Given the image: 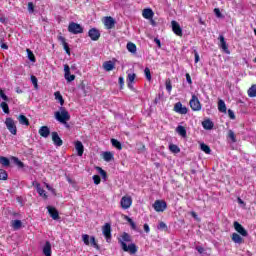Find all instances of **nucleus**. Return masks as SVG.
<instances>
[{
  "instance_id": "1",
  "label": "nucleus",
  "mask_w": 256,
  "mask_h": 256,
  "mask_svg": "<svg viewBox=\"0 0 256 256\" xmlns=\"http://www.w3.org/2000/svg\"><path fill=\"white\" fill-rule=\"evenodd\" d=\"M133 241V238L129 235L127 232H123L120 238H118V243L121 246V249L125 253H130V255H135L138 251L137 244L131 243ZM127 243H130L127 245Z\"/></svg>"
},
{
  "instance_id": "11",
  "label": "nucleus",
  "mask_w": 256,
  "mask_h": 256,
  "mask_svg": "<svg viewBox=\"0 0 256 256\" xmlns=\"http://www.w3.org/2000/svg\"><path fill=\"white\" fill-rule=\"evenodd\" d=\"M171 25L173 33L178 37H183V29L181 28V25H179L175 20L171 22Z\"/></svg>"
},
{
  "instance_id": "57",
  "label": "nucleus",
  "mask_w": 256,
  "mask_h": 256,
  "mask_svg": "<svg viewBox=\"0 0 256 256\" xmlns=\"http://www.w3.org/2000/svg\"><path fill=\"white\" fill-rule=\"evenodd\" d=\"M186 81L189 85H193V80L191 79V75L186 73Z\"/></svg>"
},
{
  "instance_id": "28",
  "label": "nucleus",
  "mask_w": 256,
  "mask_h": 256,
  "mask_svg": "<svg viewBox=\"0 0 256 256\" xmlns=\"http://www.w3.org/2000/svg\"><path fill=\"white\" fill-rule=\"evenodd\" d=\"M43 253L45 256H51V242L46 241L44 247H43Z\"/></svg>"
},
{
  "instance_id": "15",
  "label": "nucleus",
  "mask_w": 256,
  "mask_h": 256,
  "mask_svg": "<svg viewBox=\"0 0 256 256\" xmlns=\"http://www.w3.org/2000/svg\"><path fill=\"white\" fill-rule=\"evenodd\" d=\"M47 210L48 213L50 215V217L54 220V221H58V219H60L59 217V211L57 210V208L53 207V206H47Z\"/></svg>"
},
{
  "instance_id": "7",
  "label": "nucleus",
  "mask_w": 256,
  "mask_h": 256,
  "mask_svg": "<svg viewBox=\"0 0 256 256\" xmlns=\"http://www.w3.org/2000/svg\"><path fill=\"white\" fill-rule=\"evenodd\" d=\"M192 111H201V102L196 95H192V98L189 102Z\"/></svg>"
},
{
  "instance_id": "36",
  "label": "nucleus",
  "mask_w": 256,
  "mask_h": 256,
  "mask_svg": "<svg viewBox=\"0 0 256 256\" xmlns=\"http://www.w3.org/2000/svg\"><path fill=\"white\" fill-rule=\"evenodd\" d=\"M200 149L201 151H203L204 153H206V155H211V147H209V145L202 143L200 145Z\"/></svg>"
},
{
  "instance_id": "47",
  "label": "nucleus",
  "mask_w": 256,
  "mask_h": 256,
  "mask_svg": "<svg viewBox=\"0 0 256 256\" xmlns=\"http://www.w3.org/2000/svg\"><path fill=\"white\" fill-rule=\"evenodd\" d=\"M165 85H166V90L168 91V93H171V91L173 89V85L171 84V80L170 79L166 80Z\"/></svg>"
},
{
  "instance_id": "20",
  "label": "nucleus",
  "mask_w": 256,
  "mask_h": 256,
  "mask_svg": "<svg viewBox=\"0 0 256 256\" xmlns=\"http://www.w3.org/2000/svg\"><path fill=\"white\" fill-rule=\"evenodd\" d=\"M135 77H137V74L135 73H128L127 75V85H128V89L133 90V83L135 82Z\"/></svg>"
},
{
  "instance_id": "27",
  "label": "nucleus",
  "mask_w": 256,
  "mask_h": 256,
  "mask_svg": "<svg viewBox=\"0 0 256 256\" xmlns=\"http://www.w3.org/2000/svg\"><path fill=\"white\" fill-rule=\"evenodd\" d=\"M18 121L20 123V125H25L26 127H29L30 123H29V119L27 118V116L20 114L18 116Z\"/></svg>"
},
{
  "instance_id": "4",
  "label": "nucleus",
  "mask_w": 256,
  "mask_h": 256,
  "mask_svg": "<svg viewBox=\"0 0 256 256\" xmlns=\"http://www.w3.org/2000/svg\"><path fill=\"white\" fill-rule=\"evenodd\" d=\"M5 125L11 135H17V125H15V120H13V118H6Z\"/></svg>"
},
{
  "instance_id": "48",
  "label": "nucleus",
  "mask_w": 256,
  "mask_h": 256,
  "mask_svg": "<svg viewBox=\"0 0 256 256\" xmlns=\"http://www.w3.org/2000/svg\"><path fill=\"white\" fill-rule=\"evenodd\" d=\"M90 243L93 245L95 249L99 250V244H97V240H95V236L90 237Z\"/></svg>"
},
{
  "instance_id": "60",
  "label": "nucleus",
  "mask_w": 256,
  "mask_h": 256,
  "mask_svg": "<svg viewBox=\"0 0 256 256\" xmlns=\"http://www.w3.org/2000/svg\"><path fill=\"white\" fill-rule=\"evenodd\" d=\"M0 47L5 50L9 49V46L3 40L0 41Z\"/></svg>"
},
{
  "instance_id": "2",
  "label": "nucleus",
  "mask_w": 256,
  "mask_h": 256,
  "mask_svg": "<svg viewBox=\"0 0 256 256\" xmlns=\"http://www.w3.org/2000/svg\"><path fill=\"white\" fill-rule=\"evenodd\" d=\"M54 117L57 121H59V123H62V125L67 124V121L71 120L69 111H67V108L63 106L60 107V111H56L54 113Z\"/></svg>"
},
{
  "instance_id": "26",
  "label": "nucleus",
  "mask_w": 256,
  "mask_h": 256,
  "mask_svg": "<svg viewBox=\"0 0 256 256\" xmlns=\"http://www.w3.org/2000/svg\"><path fill=\"white\" fill-rule=\"evenodd\" d=\"M11 227L14 229V231H19V229L23 227V222H21V220H12Z\"/></svg>"
},
{
  "instance_id": "6",
  "label": "nucleus",
  "mask_w": 256,
  "mask_h": 256,
  "mask_svg": "<svg viewBox=\"0 0 256 256\" xmlns=\"http://www.w3.org/2000/svg\"><path fill=\"white\" fill-rule=\"evenodd\" d=\"M102 233L107 241V243H111L112 235H111V224L105 223L102 226Z\"/></svg>"
},
{
  "instance_id": "44",
  "label": "nucleus",
  "mask_w": 256,
  "mask_h": 256,
  "mask_svg": "<svg viewBox=\"0 0 256 256\" xmlns=\"http://www.w3.org/2000/svg\"><path fill=\"white\" fill-rule=\"evenodd\" d=\"M144 75H145L147 81H151L152 76H151V69H149V67H146L144 69Z\"/></svg>"
},
{
  "instance_id": "61",
  "label": "nucleus",
  "mask_w": 256,
  "mask_h": 256,
  "mask_svg": "<svg viewBox=\"0 0 256 256\" xmlns=\"http://www.w3.org/2000/svg\"><path fill=\"white\" fill-rule=\"evenodd\" d=\"M118 83L120 85V88L123 89V85H125V80L123 79V77H119Z\"/></svg>"
},
{
  "instance_id": "56",
  "label": "nucleus",
  "mask_w": 256,
  "mask_h": 256,
  "mask_svg": "<svg viewBox=\"0 0 256 256\" xmlns=\"http://www.w3.org/2000/svg\"><path fill=\"white\" fill-rule=\"evenodd\" d=\"M214 13H215L216 17H218V18L223 17V14H221V10L219 8H215Z\"/></svg>"
},
{
  "instance_id": "51",
  "label": "nucleus",
  "mask_w": 256,
  "mask_h": 256,
  "mask_svg": "<svg viewBox=\"0 0 256 256\" xmlns=\"http://www.w3.org/2000/svg\"><path fill=\"white\" fill-rule=\"evenodd\" d=\"M128 223L130 224L131 228H132L134 231H137V224H135V222L133 221V219L128 218Z\"/></svg>"
},
{
  "instance_id": "21",
  "label": "nucleus",
  "mask_w": 256,
  "mask_h": 256,
  "mask_svg": "<svg viewBox=\"0 0 256 256\" xmlns=\"http://www.w3.org/2000/svg\"><path fill=\"white\" fill-rule=\"evenodd\" d=\"M142 16L144 17V19H153V17L155 16V12H153V9L151 8H145L142 11Z\"/></svg>"
},
{
  "instance_id": "55",
  "label": "nucleus",
  "mask_w": 256,
  "mask_h": 256,
  "mask_svg": "<svg viewBox=\"0 0 256 256\" xmlns=\"http://www.w3.org/2000/svg\"><path fill=\"white\" fill-rule=\"evenodd\" d=\"M0 97L3 99V101H9V97H7L3 90H0Z\"/></svg>"
},
{
  "instance_id": "17",
  "label": "nucleus",
  "mask_w": 256,
  "mask_h": 256,
  "mask_svg": "<svg viewBox=\"0 0 256 256\" xmlns=\"http://www.w3.org/2000/svg\"><path fill=\"white\" fill-rule=\"evenodd\" d=\"M75 149L77 151L78 157H83V153H85V146H83V142L77 140L75 142Z\"/></svg>"
},
{
  "instance_id": "18",
  "label": "nucleus",
  "mask_w": 256,
  "mask_h": 256,
  "mask_svg": "<svg viewBox=\"0 0 256 256\" xmlns=\"http://www.w3.org/2000/svg\"><path fill=\"white\" fill-rule=\"evenodd\" d=\"M58 41L61 42V44L64 48V51H66V54L71 55V48H69V44L67 43V40L65 39V37L59 36Z\"/></svg>"
},
{
  "instance_id": "39",
  "label": "nucleus",
  "mask_w": 256,
  "mask_h": 256,
  "mask_svg": "<svg viewBox=\"0 0 256 256\" xmlns=\"http://www.w3.org/2000/svg\"><path fill=\"white\" fill-rule=\"evenodd\" d=\"M0 107H1L2 111H4V113H6V115H9L10 110H9V104H7V102H1Z\"/></svg>"
},
{
  "instance_id": "46",
  "label": "nucleus",
  "mask_w": 256,
  "mask_h": 256,
  "mask_svg": "<svg viewBox=\"0 0 256 256\" xmlns=\"http://www.w3.org/2000/svg\"><path fill=\"white\" fill-rule=\"evenodd\" d=\"M97 171H99L101 177L104 179V181H107V172L103 170L101 167H97Z\"/></svg>"
},
{
  "instance_id": "42",
  "label": "nucleus",
  "mask_w": 256,
  "mask_h": 256,
  "mask_svg": "<svg viewBox=\"0 0 256 256\" xmlns=\"http://www.w3.org/2000/svg\"><path fill=\"white\" fill-rule=\"evenodd\" d=\"M8 177L7 171L0 169V181H7Z\"/></svg>"
},
{
  "instance_id": "43",
  "label": "nucleus",
  "mask_w": 256,
  "mask_h": 256,
  "mask_svg": "<svg viewBox=\"0 0 256 256\" xmlns=\"http://www.w3.org/2000/svg\"><path fill=\"white\" fill-rule=\"evenodd\" d=\"M28 53V59L32 62L35 63V61H37V59L35 58V54H33V51H31L30 49L26 50Z\"/></svg>"
},
{
  "instance_id": "5",
  "label": "nucleus",
  "mask_w": 256,
  "mask_h": 256,
  "mask_svg": "<svg viewBox=\"0 0 256 256\" xmlns=\"http://www.w3.org/2000/svg\"><path fill=\"white\" fill-rule=\"evenodd\" d=\"M153 209L156 213H163L167 209V202L164 200H156L153 204Z\"/></svg>"
},
{
  "instance_id": "3",
  "label": "nucleus",
  "mask_w": 256,
  "mask_h": 256,
  "mask_svg": "<svg viewBox=\"0 0 256 256\" xmlns=\"http://www.w3.org/2000/svg\"><path fill=\"white\" fill-rule=\"evenodd\" d=\"M68 32L72 33V35H79L83 33V26L75 22H70L68 25Z\"/></svg>"
},
{
  "instance_id": "38",
  "label": "nucleus",
  "mask_w": 256,
  "mask_h": 256,
  "mask_svg": "<svg viewBox=\"0 0 256 256\" xmlns=\"http://www.w3.org/2000/svg\"><path fill=\"white\" fill-rule=\"evenodd\" d=\"M248 97H256V84H253V85L248 89Z\"/></svg>"
},
{
  "instance_id": "33",
  "label": "nucleus",
  "mask_w": 256,
  "mask_h": 256,
  "mask_svg": "<svg viewBox=\"0 0 256 256\" xmlns=\"http://www.w3.org/2000/svg\"><path fill=\"white\" fill-rule=\"evenodd\" d=\"M111 144L115 147V149H118V151H121V149H123V145H121V142H119V140L115 138L111 139Z\"/></svg>"
},
{
  "instance_id": "40",
  "label": "nucleus",
  "mask_w": 256,
  "mask_h": 256,
  "mask_svg": "<svg viewBox=\"0 0 256 256\" xmlns=\"http://www.w3.org/2000/svg\"><path fill=\"white\" fill-rule=\"evenodd\" d=\"M12 159H13L15 165H17V167L19 169H23L25 167V163H23L21 160H19V158L13 157Z\"/></svg>"
},
{
  "instance_id": "52",
  "label": "nucleus",
  "mask_w": 256,
  "mask_h": 256,
  "mask_svg": "<svg viewBox=\"0 0 256 256\" xmlns=\"http://www.w3.org/2000/svg\"><path fill=\"white\" fill-rule=\"evenodd\" d=\"M82 241L84 243V245H89V235L88 234H84L82 235Z\"/></svg>"
},
{
  "instance_id": "59",
  "label": "nucleus",
  "mask_w": 256,
  "mask_h": 256,
  "mask_svg": "<svg viewBox=\"0 0 256 256\" xmlns=\"http://www.w3.org/2000/svg\"><path fill=\"white\" fill-rule=\"evenodd\" d=\"M196 251H198L200 255H203V253H205V248H203L202 246H197Z\"/></svg>"
},
{
  "instance_id": "50",
  "label": "nucleus",
  "mask_w": 256,
  "mask_h": 256,
  "mask_svg": "<svg viewBox=\"0 0 256 256\" xmlns=\"http://www.w3.org/2000/svg\"><path fill=\"white\" fill-rule=\"evenodd\" d=\"M158 229L160 231H167V224H165V222H160L158 225Z\"/></svg>"
},
{
  "instance_id": "9",
  "label": "nucleus",
  "mask_w": 256,
  "mask_h": 256,
  "mask_svg": "<svg viewBox=\"0 0 256 256\" xmlns=\"http://www.w3.org/2000/svg\"><path fill=\"white\" fill-rule=\"evenodd\" d=\"M122 209H129L133 205V198L131 196H123L120 200Z\"/></svg>"
},
{
  "instance_id": "22",
  "label": "nucleus",
  "mask_w": 256,
  "mask_h": 256,
  "mask_svg": "<svg viewBox=\"0 0 256 256\" xmlns=\"http://www.w3.org/2000/svg\"><path fill=\"white\" fill-rule=\"evenodd\" d=\"M38 133L41 137L47 138L49 135H51V130L47 126H42L40 127Z\"/></svg>"
},
{
  "instance_id": "54",
  "label": "nucleus",
  "mask_w": 256,
  "mask_h": 256,
  "mask_svg": "<svg viewBox=\"0 0 256 256\" xmlns=\"http://www.w3.org/2000/svg\"><path fill=\"white\" fill-rule=\"evenodd\" d=\"M28 11H29V13H34L35 5L33 4V2L28 3Z\"/></svg>"
},
{
  "instance_id": "10",
  "label": "nucleus",
  "mask_w": 256,
  "mask_h": 256,
  "mask_svg": "<svg viewBox=\"0 0 256 256\" xmlns=\"http://www.w3.org/2000/svg\"><path fill=\"white\" fill-rule=\"evenodd\" d=\"M64 78L68 83H71V81H75V75L71 74V68L68 64L64 65Z\"/></svg>"
},
{
  "instance_id": "64",
  "label": "nucleus",
  "mask_w": 256,
  "mask_h": 256,
  "mask_svg": "<svg viewBox=\"0 0 256 256\" xmlns=\"http://www.w3.org/2000/svg\"><path fill=\"white\" fill-rule=\"evenodd\" d=\"M154 42L156 43V45H158L159 49H161V40H159L158 38H155Z\"/></svg>"
},
{
  "instance_id": "35",
  "label": "nucleus",
  "mask_w": 256,
  "mask_h": 256,
  "mask_svg": "<svg viewBox=\"0 0 256 256\" xmlns=\"http://www.w3.org/2000/svg\"><path fill=\"white\" fill-rule=\"evenodd\" d=\"M0 164H1L3 167H9V165H11V161L9 160V158L4 157V156H1V157H0Z\"/></svg>"
},
{
  "instance_id": "23",
  "label": "nucleus",
  "mask_w": 256,
  "mask_h": 256,
  "mask_svg": "<svg viewBox=\"0 0 256 256\" xmlns=\"http://www.w3.org/2000/svg\"><path fill=\"white\" fill-rule=\"evenodd\" d=\"M202 127L203 129H205L206 131H211V129H213V127H215V124L213 123V121H211L210 119L204 120L202 122Z\"/></svg>"
},
{
  "instance_id": "12",
  "label": "nucleus",
  "mask_w": 256,
  "mask_h": 256,
  "mask_svg": "<svg viewBox=\"0 0 256 256\" xmlns=\"http://www.w3.org/2000/svg\"><path fill=\"white\" fill-rule=\"evenodd\" d=\"M234 229L235 231H237V233H239V235H241L242 237H247V235H249V233L246 231V229L243 227V225H241L239 222L235 221L234 222Z\"/></svg>"
},
{
  "instance_id": "58",
  "label": "nucleus",
  "mask_w": 256,
  "mask_h": 256,
  "mask_svg": "<svg viewBox=\"0 0 256 256\" xmlns=\"http://www.w3.org/2000/svg\"><path fill=\"white\" fill-rule=\"evenodd\" d=\"M228 116L230 119L234 120L235 119V112L233 110L229 109L228 110Z\"/></svg>"
},
{
  "instance_id": "34",
  "label": "nucleus",
  "mask_w": 256,
  "mask_h": 256,
  "mask_svg": "<svg viewBox=\"0 0 256 256\" xmlns=\"http://www.w3.org/2000/svg\"><path fill=\"white\" fill-rule=\"evenodd\" d=\"M103 159H104V161L109 163V161H113L114 156H113V154L111 152L106 151V152L103 153Z\"/></svg>"
},
{
  "instance_id": "29",
  "label": "nucleus",
  "mask_w": 256,
  "mask_h": 256,
  "mask_svg": "<svg viewBox=\"0 0 256 256\" xmlns=\"http://www.w3.org/2000/svg\"><path fill=\"white\" fill-rule=\"evenodd\" d=\"M218 111L220 113H227V105L225 104V101H223L222 99L218 101Z\"/></svg>"
},
{
  "instance_id": "63",
  "label": "nucleus",
  "mask_w": 256,
  "mask_h": 256,
  "mask_svg": "<svg viewBox=\"0 0 256 256\" xmlns=\"http://www.w3.org/2000/svg\"><path fill=\"white\" fill-rule=\"evenodd\" d=\"M144 231L145 233H149L151 231V228H149V224H144Z\"/></svg>"
},
{
  "instance_id": "45",
  "label": "nucleus",
  "mask_w": 256,
  "mask_h": 256,
  "mask_svg": "<svg viewBox=\"0 0 256 256\" xmlns=\"http://www.w3.org/2000/svg\"><path fill=\"white\" fill-rule=\"evenodd\" d=\"M228 137L231 139L232 143H237V138L235 136V132L233 130H229Z\"/></svg>"
},
{
  "instance_id": "16",
  "label": "nucleus",
  "mask_w": 256,
  "mask_h": 256,
  "mask_svg": "<svg viewBox=\"0 0 256 256\" xmlns=\"http://www.w3.org/2000/svg\"><path fill=\"white\" fill-rule=\"evenodd\" d=\"M103 23L106 29H115V19H113V17L111 16L104 17Z\"/></svg>"
},
{
  "instance_id": "24",
  "label": "nucleus",
  "mask_w": 256,
  "mask_h": 256,
  "mask_svg": "<svg viewBox=\"0 0 256 256\" xmlns=\"http://www.w3.org/2000/svg\"><path fill=\"white\" fill-rule=\"evenodd\" d=\"M231 239L234 243H237L238 245L244 243L243 237H241V235H239L238 233H233Z\"/></svg>"
},
{
  "instance_id": "25",
  "label": "nucleus",
  "mask_w": 256,
  "mask_h": 256,
  "mask_svg": "<svg viewBox=\"0 0 256 256\" xmlns=\"http://www.w3.org/2000/svg\"><path fill=\"white\" fill-rule=\"evenodd\" d=\"M103 68L105 71H113L115 69V63L111 60L103 63Z\"/></svg>"
},
{
  "instance_id": "62",
  "label": "nucleus",
  "mask_w": 256,
  "mask_h": 256,
  "mask_svg": "<svg viewBox=\"0 0 256 256\" xmlns=\"http://www.w3.org/2000/svg\"><path fill=\"white\" fill-rule=\"evenodd\" d=\"M194 57H195V63H197L199 61V52H197V50H194Z\"/></svg>"
},
{
  "instance_id": "30",
  "label": "nucleus",
  "mask_w": 256,
  "mask_h": 256,
  "mask_svg": "<svg viewBox=\"0 0 256 256\" xmlns=\"http://www.w3.org/2000/svg\"><path fill=\"white\" fill-rule=\"evenodd\" d=\"M36 189H37V193L38 195H40V197H43V199H47V193H45V190L43 188H41V184L36 183Z\"/></svg>"
},
{
  "instance_id": "13",
  "label": "nucleus",
  "mask_w": 256,
  "mask_h": 256,
  "mask_svg": "<svg viewBox=\"0 0 256 256\" xmlns=\"http://www.w3.org/2000/svg\"><path fill=\"white\" fill-rule=\"evenodd\" d=\"M88 36L92 41H99V38L101 37V32L97 28H91L88 31Z\"/></svg>"
},
{
  "instance_id": "8",
  "label": "nucleus",
  "mask_w": 256,
  "mask_h": 256,
  "mask_svg": "<svg viewBox=\"0 0 256 256\" xmlns=\"http://www.w3.org/2000/svg\"><path fill=\"white\" fill-rule=\"evenodd\" d=\"M173 111H175V113H178L179 115H187V113H189V109L186 108V106H183V103L181 102H177L174 105Z\"/></svg>"
},
{
  "instance_id": "19",
  "label": "nucleus",
  "mask_w": 256,
  "mask_h": 256,
  "mask_svg": "<svg viewBox=\"0 0 256 256\" xmlns=\"http://www.w3.org/2000/svg\"><path fill=\"white\" fill-rule=\"evenodd\" d=\"M52 141L56 147H61V145H63V140L59 137V133L57 132H52Z\"/></svg>"
},
{
  "instance_id": "31",
  "label": "nucleus",
  "mask_w": 256,
  "mask_h": 256,
  "mask_svg": "<svg viewBox=\"0 0 256 256\" xmlns=\"http://www.w3.org/2000/svg\"><path fill=\"white\" fill-rule=\"evenodd\" d=\"M55 99L59 101L61 107L65 105V99H63V95H61V92L57 91L54 93Z\"/></svg>"
},
{
  "instance_id": "32",
  "label": "nucleus",
  "mask_w": 256,
  "mask_h": 256,
  "mask_svg": "<svg viewBox=\"0 0 256 256\" xmlns=\"http://www.w3.org/2000/svg\"><path fill=\"white\" fill-rule=\"evenodd\" d=\"M126 47L129 53H137V45L135 43L128 42Z\"/></svg>"
},
{
  "instance_id": "53",
  "label": "nucleus",
  "mask_w": 256,
  "mask_h": 256,
  "mask_svg": "<svg viewBox=\"0 0 256 256\" xmlns=\"http://www.w3.org/2000/svg\"><path fill=\"white\" fill-rule=\"evenodd\" d=\"M93 181L95 185H99L101 183V176L99 175H94L93 176Z\"/></svg>"
},
{
  "instance_id": "37",
  "label": "nucleus",
  "mask_w": 256,
  "mask_h": 256,
  "mask_svg": "<svg viewBox=\"0 0 256 256\" xmlns=\"http://www.w3.org/2000/svg\"><path fill=\"white\" fill-rule=\"evenodd\" d=\"M176 131H177L178 134L181 135V137H187V130L185 129V127H183V126H178V127L176 128Z\"/></svg>"
},
{
  "instance_id": "49",
  "label": "nucleus",
  "mask_w": 256,
  "mask_h": 256,
  "mask_svg": "<svg viewBox=\"0 0 256 256\" xmlns=\"http://www.w3.org/2000/svg\"><path fill=\"white\" fill-rule=\"evenodd\" d=\"M30 79H31L32 85H34L35 89H37V87H39V85L37 84L38 82L37 77L32 75Z\"/></svg>"
},
{
  "instance_id": "14",
  "label": "nucleus",
  "mask_w": 256,
  "mask_h": 256,
  "mask_svg": "<svg viewBox=\"0 0 256 256\" xmlns=\"http://www.w3.org/2000/svg\"><path fill=\"white\" fill-rule=\"evenodd\" d=\"M220 43H219V47L220 49H222L224 52L227 53V55H229L231 53V51H229V46L227 45V42L225 41V36L220 35L218 37Z\"/></svg>"
},
{
  "instance_id": "41",
  "label": "nucleus",
  "mask_w": 256,
  "mask_h": 256,
  "mask_svg": "<svg viewBox=\"0 0 256 256\" xmlns=\"http://www.w3.org/2000/svg\"><path fill=\"white\" fill-rule=\"evenodd\" d=\"M169 150L172 152V153H181V148H179V146L175 145V144H171L169 146Z\"/></svg>"
}]
</instances>
